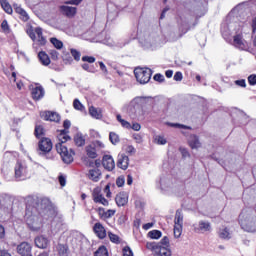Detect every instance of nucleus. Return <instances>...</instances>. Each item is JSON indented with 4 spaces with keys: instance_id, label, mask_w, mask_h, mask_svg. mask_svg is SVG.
<instances>
[{
    "instance_id": "obj_55",
    "label": "nucleus",
    "mask_w": 256,
    "mask_h": 256,
    "mask_svg": "<svg viewBox=\"0 0 256 256\" xmlns=\"http://www.w3.org/2000/svg\"><path fill=\"white\" fill-rule=\"evenodd\" d=\"M174 81H183V73L181 72H176L174 74Z\"/></svg>"
},
{
    "instance_id": "obj_60",
    "label": "nucleus",
    "mask_w": 256,
    "mask_h": 256,
    "mask_svg": "<svg viewBox=\"0 0 256 256\" xmlns=\"http://www.w3.org/2000/svg\"><path fill=\"white\" fill-rule=\"evenodd\" d=\"M107 211L104 210V208H98V215L101 219H105V213Z\"/></svg>"
},
{
    "instance_id": "obj_43",
    "label": "nucleus",
    "mask_w": 256,
    "mask_h": 256,
    "mask_svg": "<svg viewBox=\"0 0 256 256\" xmlns=\"http://www.w3.org/2000/svg\"><path fill=\"white\" fill-rule=\"evenodd\" d=\"M1 29L4 31V33H9L10 28H9V23L7 22V20H4L1 23Z\"/></svg>"
},
{
    "instance_id": "obj_23",
    "label": "nucleus",
    "mask_w": 256,
    "mask_h": 256,
    "mask_svg": "<svg viewBox=\"0 0 256 256\" xmlns=\"http://www.w3.org/2000/svg\"><path fill=\"white\" fill-rule=\"evenodd\" d=\"M196 230L201 231V233H207V231H211V223L201 220Z\"/></svg>"
},
{
    "instance_id": "obj_29",
    "label": "nucleus",
    "mask_w": 256,
    "mask_h": 256,
    "mask_svg": "<svg viewBox=\"0 0 256 256\" xmlns=\"http://www.w3.org/2000/svg\"><path fill=\"white\" fill-rule=\"evenodd\" d=\"M218 235L220 239H231V233H229V229L227 228L220 229Z\"/></svg>"
},
{
    "instance_id": "obj_44",
    "label": "nucleus",
    "mask_w": 256,
    "mask_h": 256,
    "mask_svg": "<svg viewBox=\"0 0 256 256\" xmlns=\"http://www.w3.org/2000/svg\"><path fill=\"white\" fill-rule=\"evenodd\" d=\"M159 243L162 247H169V238L167 236H164L162 238V240L160 242H156Z\"/></svg>"
},
{
    "instance_id": "obj_13",
    "label": "nucleus",
    "mask_w": 256,
    "mask_h": 256,
    "mask_svg": "<svg viewBox=\"0 0 256 256\" xmlns=\"http://www.w3.org/2000/svg\"><path fill=\"white\" fill-rule=\"evenodd\" d=\"M117 167H119V169H123V171H126V169L129 167V156L125 154H119Z\"/></svg>"
},
{
    "instance_id": "obj_19",
    "label": "nucleus",
    "mask_w": 256,
    "mask_h": 256,
    "mask_svg": "<svg viewBox=\"0 0 256 256\" xmlns=\"http://www.w3.org/2000/svg\"><path fill=\"white\" fill-rule=\"evenodd\" d=\"M234 46H236L238 49L245 50L247 49V45L245 40L243 39V35L237 34L234 36Z\"/></svg>"
},
{
    "instance_id": "obj_38",
    "label": "nucleus",
    "mask_w": 256,
    "mask_h": 256,
    "mask_svg": "<svg viewBox=\"0 0 256 256\" xmlns=\"http://www.w3.org/2000/svg\"><path fill=\"white\" fill-rule=\"evenodd\" d=\"M181 233H183V226L174 225V237H175V239H179V237H181Z\"/></svg>"
},
{
    "instance_id": "obj_58",
    "label": "nucleus",
    "mask_w": 256,
    "mask_h": 256,
    "mask_svg": "<svg viewBox=\"0 0 256 256\" xmlns=\"http://www.w3.org/2000/svg\"><path fill=\"white\" fill-rule=\"evenodd\" d=\"M104 193H106V197H111V186L109 184L105 186Z\"/></svg>"
},
{
    "instance_id": "obj_5",
    "label": "nucleus",
    "mask_w": 256,
    "mask_h": 256,
    "mask_svg": "<svg viewBox=\"0 0 256 256\" xmlns=\"http://www.w3.org/2000/svg\"><path fill=\"white\" fill-rule=\"evenodd\" d=\"M134 75L136 77V80L141 85H145L146 83H149L151 81V75H153V72L149 68H135Z\"/></svg>"
},
{
    "instance_id": "obj_25",
    "label": "nucleus",
    "mask_w": 256,
    "mask_h": 256,
    "mask_svg": "<svg viewBox=\"0 0 256 256\" xmlns=\"http://www.w3.org/2000/svg\"><path fill=\"white\" fill-rule=\"evenodd\" d=\"M35 33H36L37 41H38L39 45H45L47 43V39H45V37H43V29L37 27V28H35Z\"/></svg>"
},
{
    "instance_id": "obj_48",
    "label": "nucleus",
    "mask_w": 256,
    "mask_h": 256,
    "mask_svg": "<svg viewBox=\"0 0 256 256\" xmlns=\"http://www.w3.org/2000/svg\"><path fill=\"white\" fill-rule=\"evenodd\" d=\"M64 3L65 5H81V3H83V0H68Z\"/></svg>"
},
{
    "instance_id": "obj_61",
    "label": "nucleus",
    "mask_w": 256,
    "mask_h": 256,
    "mask_svg": "<svg viewBox=\"0 0 256 256\" xmlns=\"http://www.w3.org/2000/svg\"><path fill=\"white\" fill-rule=\"evenodd\" d=\"M126 153H128L129 155H135V147L133 146H128L126 148Z\"/></svg>"
},
{
    "instance_id": "obj_46",
    "label": "nucleus",
    "mask_w": 256,
    "mask_h": 256,
    "mask_svg": "<svg viewBox=\"0 0 256 256\" xmlns=\"http://www.w3.org/2000/svg\"><path fill=\"white\" fill-rule=\"evenodd\" d=\"M123 256H133V251L129 246L123 248Z\"/></svg>"
},
{
    "instance_id": "obj_36",
    "label": "nucleus",
    "mask_w": 256,
    "mask_h": 256,
    "mask_svg": "<svg viewBox=\"0 0 256 256\" xmlns=\"http://www.w3.org/2000/svg\"><path fill=\"white\" fill-rule=\"evenodd\" d=\"M109 139L112 145H117V143H119V135H117L115 132H110Z\"/></svg>"
},
{
    "instance_id": "obj_54",
    "label": "nucleus",
    "mask_w": 256,
    "mask_h": 256,
    "mask_svg": "<svg viewBox=\"0 0 256 256\" xmlns=\"http://www.w3.org/2000/svg\"><path fill=\"white\" fill-rule=\"evenodd\" d=\"M50 55L54 61H57V59H59V52H57V50H51Z\"/></svg>"
},
{
    "instance_id": "obj_15",
    "label": "nucleus",
    "mask_w": 256,
    "mask_h": 256,
    "mask_svg": "<svg viewBox=\"0 0 256 256\" xmlns=\"http://www.w3.org/2000/svg\"><path fill=\"white\" fill-rule=\"evenodd\" d=\"M93 229L99 239H105V237H107V231L105 230V227H103L102 223H96Z\"/></svg>"
},
{
    "instance_id": "obj_31",
    "label": "nucleus",
    "mask_w": 256,
    "mask_h": 256,
    "mask_svg": "<svg viewBox=\"0 0 256 256\" xmlns=\"http://www.w3.org/2000/svg\"><path fill=\"white\" fill-rule=\"evenodd\" d=\"M0 5L5 13H8V15H11V13H13V8L11 7V4H9V2H1Z\"/></svg>"
},
{
    "instance_id": "obj_7",
    "label": "nucleus",
    "mask_w": 256,
    "mask_h": 256,
    "mask_svg": "<svg viewBox=\"0 0 256 256\" xmlns=\"http://www.w3.org/2000/svg\"><path fill=\"white\" fill-rule=\"evenodd\" d=\"M38 149L43 153H49L53 149V142L47 137H42L38 142Z\"/></svg>"
},
{
    "instance_id": "obj_49",
    "label": "nucleus",
    "mask_w": 256,
    "mask_h": 256,
    "mask_svg": "<svg viewBox=\"0 0 256 256\" xmlns=\"http://www.w3.org/2000/svg\"><path fill=\"white\" fill-rule=\"evenodd\" d=\"M82 61L86 63H95V57L93 56H83Z\"/></svg>"
},
{
    "instance_id": "obj_3",
    "label": "nucleus",
    "mask_w": 256,
    "mask_h": 256,
    "mask_svg": "<svg viewBox=\"0 0 256 256\" xmlns=\"http://www.w3.org/2000/svg\"><path fill=\"white\" fill-rule=\"evenodd\" d=\"M239 224L246 233H256V212L247 214L242 212L239 216Z\"/></svg>"
},
{
    "instance_id": "obj_33",
    "label": "nucleus",
    "mask_w": 256,
    "mask_h": 256,
    "mask_svg": "<svg viewBox=\"0 0 256 256\" xmlns=\"http://www.w3.org/2000/svg\"><path fill=\"white\" fill-rule=\"evenodd\" d=\"M94 256H109V252H107V248L105 246H101L95 252Z\"/></svg>"
},
{
    "instance_id": "obj_12",
    "label": "nucleus",
    "mask_w": 256,
    "mask_h": 256,
    "mask_svg": "<svg viewBox=\"0 0 256 256\" xmlns=\"http://www.w3.org/2000/svg\"><path fill=\"white\" fill-rule=\"evenodd\" d=\"M102 165L107 171H113L115 169V160L111 155H105L102 159Z\"/></svg>"
},
{
    "instance_id": "obj_59",
    "label": "nucleus",
    "mask_w": 256,
    "mask_h": 256,
    "mask_svg": "<svg viewBox=\"0 0 256 256\" xmlns=\"http://www.w3.org/2000/svg\"><path fill=\"white\" fill-rule=\"evenodd\" d=\"M121 125L122 127H124L125 129H131V123L127 122L125 119L121 120Z\"/></svg>"
},
{
    "instance_id": "obj_18",
    "label": "nucleus",
    "mask_w": 256,
    "mask_h": 256,
    "mask_svg": "<svg viewBox=\"0 0 256 256\" xmlns=\"http://www.w3.org/2000/svg\"><path fill=\"white\" fill-rule=\"evenodd\" d=\"M60 11L63 13V15H66V17H75L77 14V7H71V6H60Z\"/></svg>"
},
{
    "instance_id": "obj_64",
    "label": "nucleus",
    "mask_w": 256,
    "mask_h": 256,
    "mask_svg": "<svg viewBox=\"0 0 256 256\" xmlns=\"http://www.w3.org/2000/svg\"><path fill=\"white\" fill-rule=\"evenodd\" d=\"M131 129H133V131H141V124H139V123H134V124L131 126Z\"/></svg>"
},
{
    "instance_id": "obj_39",
    "label": "nucleus",
    "mask_w": 256,
    "mask_h": 256,
    "mask_svg": "<svg viewBox=\"0 0 256 256\" xmlns=\"http://www.w3.org/2000/svg\"><path fill=\"white\" fill-rule=\"evenodd\" d=\"M73 107L77 111H83V109H85V106H83V104L81 103V101H79V99L74 100Z\"/></svg>"
},
{
    "instance_id": "obj_42",
    "label": "nucleus",
    "mask_w": 256,
    "mask_h": 256,
    "mask_svg": "<svg viewBox=\"0 0 256 256\" xmlns=\"http://www.w3.org/2000/svg\"><path fill=\"white\" fill-rule=\"evenodd\" d=\"M168 125L170 127H175L176 129H191V127L179 123H168Z\"/></svg>"
},
{
    "instance_id": "obj_17",
    "label": "nucleus",
    "mask_w": 256,
    "mask_h": 256,
    "mask_svg": "<svg viewBox=\"0 0 256 256\" xmlns=\"http://www.w3.org/2000/svg\"><path fill=\"white\" fill-rule=\"evenodd\" d=\"M27 173V168H25V166H23L21 163H17L15 166V177L16 179H25L23 177H25V174Z\"/></svg>"
},
{
    "instance_id": "obj_20",
    "label": "nucleus",
    "mask_w": 256,
    "mask_h": 256,
    "mask_svg": "<svg viewBox=\"0 0 256 256\" xmlns=\"http://www.w3.org/2000/svg\"><path fill=\"white\" fill-rule=\"evenodd\" d=\"M35 245L39 249H47V247L49 245V240L47 238H45L44 236H38L35 239Z\"/></svg>"
},
{
    "instance_id": "obj_22",
    "label": "nucleus",
    "mask_w": 256,
    "mask_h": 256,
    "mask_svg": "<svg viewBox=\"0 0 256 256\" xmlns=\"http://www.w3.org/2000/svg\"><path fill=\"white\" fill-rule=\"evenodd\" d=\"M188 143L191 149H199L201 147V142L199 141V137H197V135H191L188 139Z\"/></svg>"
},
{
    "instance_id": "obj_16",
    "label": "nucleus",
    "mask_w": 256,
    "mask_h": 256,
    "mask_svg": "<svg viewBox=\"0 0 256 256\" xmlns=\"http://www.w3.org/2000/svg\"><path fill=\"white\" fill-rule=\"evenodd\" d=\"M115 201L118 207H125V204L129 202V196L125 192H120L116 195Z\"/></svg>"
},
{
    "instance_id": "obj_56",
    "label": "nucleus",
    "mask_w": 256,
    "mask_h": 256,
    "mask_svg": "<svg viewBox=\"0 0 256 256\" xmlns=\"http://www.w3.org/2000/svg\"><path fill=\"white\" fill-rule=\"evenodd\" d=\"M115 215V210H107L104 219H111Z\"/></svg>"
},
{
    "instance_id": "obj_53",
    "label": "nucleus",
    "mask_w": 256,
    "mask_h": 256,
    "mask_svg": "<svg viewBox=\"0 0 256 256\" xmlns=\"http://www.w3.org/2000/svg\"><path fill=\"white\" fill-rule=\"evenodd\" d=\"M58 181H59L61 187H65V185H67V180H66L65 176H63V175L58 177Z\"/></svg>"
},
{
    "instance_id": "obj_34",
    "label": "nucleus",
    "mask_w": 256,
    "mask_h": 256,
    "mask_svg": "<svg viewBox=\"0 0 256 256\" xmlns=\"http://www.w3.org/2000/svg\"><path fill=\"white\" fill-rule=\"evenodd\" d=\"M161 231L159 230H152L148 233V237H150V239H161Z\"/></svg>"
},
{
    "instance_id": "obj_63",
    "label": "nucleus",
    "mask_w": 256,
    "mask_h": 256,
    "mask_svg": "<svg viewBox=\"0 0 256 256\" xmlns=\"http://www.w3.org/2000/svg\"><path fill=\"white\" fill-rule=\"evenodd\" d=\"M0 239H5V227L0 224Z\"/></svg>"
},
{
    "instance_id": "obj_6",
    "label": "nucleus",
    "mask_w": 256,
    "mask_h": 256,
    "mask_svg": "<svg viewBox=\"0 0 256 256\" xmlns=\"http://www.w3.org/2000/svg\"><path fill=\"white\" fill-rule=\"evenodd\" d=\"M146 247L153 251L155 256H171V250L157 242H147Z\"/></svg>"
},
{
    "instance_id": "obj_24",
    "label": "nucleus",
    "mask_w": 256,
    "mask_h": 256,
    "mask_svg": "<svg viewBox=\"0 0 256 256\" xmlns=\"http://www.w3.org/2000/svg\"><path fill=\"white\" fill-rule=\"evenodd\" d=\"M86 153L90 159H97V149L95 148V144L88 145L86 147Z\"/></svg>"
},
{
    "instance_id": "obj_9",
    "label": "nucleus",
    "mask_w": 256,
    "mask_h": 256,
    "mask_svg": "<svg viewBox=\"0 0 256 256\" xmlns=\"http://www.w3.org/2000/svg\"><path fill=\"white\" fill-rule=\"evenodd\" d=\"M92 195L94 203H100L101 205H104V207L109 205V201L103 197L99 188H95Z\"/></svg>"
},
{
    "instance_id": "obj_50",
    "label": "nucleus",
    "mask_w": 256,
    "mask_h": 256,
    "mask_svg": "<svg viewBox=\"0 0 256 256\" xmlns=\"http://www.w3.org/2000/svg\"><path fill=\"white\" fill-rule=\"evenodd\" d=\"M235 85H237L238 87H247V82L245 81V79H241V80H236Z\"/></svg>"
},
{
    "instance_id": "obj_10",
    "label": "nucleus",
    "mask_w": 256,
    "mask_h": 256,
    "mask_svg": "<svg viewBox=\"0 0 256 256\" xmlns=\"http://www.w3.org/2000/svg\"><path fill=\"white\" fill-rule=\"evenodd\" d=\"M31 244L28 242H22L20 245L17 246V251L21 256H33L31 253Z\"/></svg>"
},
{
    "instance_id": "obj_37",
    "label": "nucleus",
    "mask_w": 256,
    "mask_h": 256,
    "mask_svg": "<svg viewBox=\"0 0 256 256\" xmlns=\"http://www.w3.org/2000/svg\"><path fill=\"white\" fill-rule=\"evenodd\" d=\"M108 237L112 243H116V245H119L121 243V239L117 236V234H113L112 232L108 233Z\"/></svg>"
},
{
    "instance_id": "obj_21",
    "label": "nucleus",
    "mask_w": 256,
    "mask_h": 256,
    "mask_svg": "<svg viewBox=\"0 0 256 256\" xmlns=\"http://www.w3.org/2000/svg\"><path fill=\"white\" fill-rule=\"evenodd\" d=\"M89 115H91L93 119H102L103 111L101 110V108H96L95 106H91L89 108Z\"/></svg>"
},
{
    "instance_id": "obj_2",
    "label": "nucleus",
    "mask_w": 256,
    "mask_h": 256,
    "mask_svg": "<svg viewBox=\"0 0 256 256\" xmlns=\"http://www.w3.org/2000/svg\"><path fill=\"white\" fill-rule=\"evenodd\" d=\"M64 130H61L60 133L57 136V142H56V151L59 153L60 157L62 158L63 163H66V165H69L73 163V157L75 155V152L72 149H67V146H65V143L71 140V137L67 135L69 133V129L71 127V121L65 120L63 123Z\"/></svg>"
},
{
    "instance_id": "obj_62",
    "label": "nucleus",
    "mask_w": 256,
    "mask_h": 256,
    "mask_svg": "<svg viewBox=\"0 0 256 256\" xmlns=\"http://www.w3.org/2000/svg\"><path fill=\"white\" fill-rule=\"evenodd\" d=\"M28 35L30 39H32V41H35V39H37V33H35V31L33 30L28 31Z\"/></svg>"
},
{
    "instance_id": "obj_4",
    "label": "nucleus",
    "mask_w": 256,
    "mask_h": 256,
    "mask_svg": "<svg viewBox=\"0 0 256 256\" xmlns=\"http://www.w3.org/2000/svg\"><path fill=\"white\" fill-rule=\"evenodd\" d=\"M145 103H147L146 97L137 96L129 104L125 105L124 109L130 117H137V111H139L141 105Z\"/></svg>"
},
{
    "instance_id": "obj_28",
    "label": "nucleus",
    "mask_w": 256,
    "mask_h": 256,
    "mask_svg": "<svg viewBox=\"0 0 256 256\" xmlns=\"http://www.w3.org/2000/svg\"><path fill=\"white\" fill-rule=\"evenodd\" d=\"M174 223L178 227H183V212L181 210L176 211Z\"/></svg>"
},
{
    "instance_id": "obj_14",
    "label": "nucleus",
    "mask_w": 256,
    "mask_h": 256,
    "mask_svg": "<svg viewBox=\"0 0 256 256\" xmlns=\"http://www.w3.org/2000/svg\"><path fill=\"white\" fill-rule=\"evenodd\" d=\"M31 95L34 101H39L45 97V89L42 86H36L32 89Z\"/></svg>"
},
{
    "instance_id": "obj_52",
    "label": "nucleus",
    "mask_w": 256,
    "mask_h": 256,
    "mask_svg": "<svg viewBox=\"0 0 256 256\" xmlns=\"http://www.w3.org/2000/svg\"><path fill=\"white\" fill-rule=\"evenodd\" d=\"M154 81H158L159 83H163V81H165V76H163L162 74H156L154 76Z\"/></svg>"
},
{
    "instance_id": "obj_1",
    "label": "nucleus",
    "mask_w": 256,
    "mask_h": 256,
    "mask_svg": "<svg viewBox=\"0 0 256 256\" xmlns=\"http://www.w3.org/2000/svg\"><path fill=\"white\" fill-rule=\"evenodd\" d=\"M36 209L39 211L41 216H37L31 212V207H26V223L31 231H39L41 227H43V218L46 221H53L55 217H57V211L51 204V200L49 198H40L36 202Z\"/></svg>"
},
{
    "instance_id": "obj_27",
    "label": "nucleus",
    "mask_w": 256,
    "mask_h": 256,
    "mask_svg": "<svg viewBox=\"0 0 256 256\" xmlns=\"http://www.w3.org/2000/svg\"><path fill=\"white\" fill-rule=\"evenodd\" d=\"M40 63H42V65H50L51 64V59L49 58V55H47V53L45 52H39L38 54Z\"/></svg>"
},
{
    "instance_id": "obj_57",
    "label": "nucleus",
    "mask_w": 256,
    "mask_h": 256,
    "mask_svg": "<svg viewBox=\"0 0 256 256\" xmlns=\"http://www.w3.org/2000/svg\"><path fill=\"white\" fill-rule=\"evenodd\" d=\"M63 59L66 65H71V63H73V58L71 56L64 55Z\"/></svg>"
},
{
    "instance_id": "obj_41",
    "label": "nucleus",
    "mask_w": 256,
    "mask_h": 256,
    "mask_svg": "<svg viewBox=\"0 0 256 256\" xmlns=\"http://www.w3.org/2000/svg\"><path fill=\"white\" fill-rule=\"evenodd\" d=\"M155 142L157 143V145H166L167 139H165V137L163 136H156Z\"/></svg>"
},
{
    "instance_id": "obj_51",
    "label": "nucleus",
    "mask_w": 256,
    "mask_h": 256,
    "mask_svg": "<svg viewBox=\"0 0 256 256\" xmlns=\"http://www.w3.org/2000/svg\"><path fill=\"white\" fill-rule=\"evenodd\" d=\"M248 83L249 85H256V74H251L248 77Z\"/></svg>"
},
{
    "instance_id": "obj_45",
    "label": "nucleus",
    "mask_w": 256,
    "mask_h": 256,
    "mask_svg": "<svg viewBox=\"0 0 256 256\" xmlns=\"http://www.w3.org/2000/svg\"><path fill=\"white\" fill-rule=\"evenodd\" d=\"M82 69H84V71H87L88 73H95L93 67H91V65L87 63L82 64Z\"/></svg>"
},
{
    "instance_id": "obj_26",
    "label": "nucleus",
    "mask_w": 256,
    "mask_h": 256,
    "mask_svg": "<svg viewBox=\"0 0 256 256\" xmlns=\"http://www.w3.org/2000/svg\"><path fill=\"white\" fill-rule=\"evenodd\" d=\"M15 11L20 15V19H22V21H27L29 19V14H27V11H25L21 6L16 5Z\"/></svg>"
},
{
    "instance_id": "obj_32",
    "label": "nucleus",
    "mask_w": 256,
    "mask_h": 256,
    "mask_svg": "<svg viewBox=\"0 0 256 256\" xmlns=\"http://www.w3.org/2000/svg\"><path fill=\"white\" fill-rule=\"evenodd\" d=\"M50 43L54 45L55 49H58V50L63 49V42L57 38H51Z\"/></svg>"
},
{
    "instance_id": "obj_35",
    "label": "nucleus",
    "mask_w": 256,
    "mask_h": 256,
    "mask_svg": "<svg viewBox=\"0 0 256 256\" xmlns=\"http://www.w3.org/2000/svg\"><path fill=\"white\" fill-rule=\"evenodd\" d=\"M34 134L37 139L43 137V135H45V130L43 129V126H36Z\"/></svg>"
},
{
    "instance_id": "obj_11",
    "label": "nucleus",
    "mask_w": 256,
    "mask_h": 256,
    "mask_svg": "<svg viewBox=\"0 0 256 256\" xmlns=\"http://www.w3.org/2000/svg\"><path fill=\"white\" fill-rule=\"evenodd\" d=\"M87 177L88 179H90V181L98 183V181H101V177H103V174L101 173V170L99 168H92L88 171Z\"/></svg>"
},
{
    "instance_id": "obj_40",
    "label": "nucleus",
    "mask_w": 256,
    "mask_h": 256,
    "mask_svg": "<svg viewBox=\"0 0 256 256\" xmlns=\"http://www.w3.org/2000/svg\"><path fill=\"white\" fill-rule=\"evenodd\" d=\"M70 53L75 61H81V52L77 51L76 49H71Z\"/></svg>"
},
{
    "instance_id": "obj_8",
    "label": "nucleus",
    "mask_w": 256,
    "mask_h": 256,
    "mask_svg": "<svg viewBox=\"0 0 256 256\" xmlns=\"http://www.w3.org/2000/svg\"><path fill=\"white\" fill-rule=\"evenodd\" d=\"M40 117L44 119V121H52L54 123H59L61 121V115L57 112L53 111H45L40 113Z\"/></svg>"
},
{
    "instance_id": "obj_30",
    "label": "nucleus",
    "mask_w": 256,
    "mask_h": 256,
    "mask_svg": "<svg viewBox=\"0 0 256 256\" xmlns=\"http://www.w3.org/2000/svg\"><path fill=\"white\" fill-rule=\"evenodd\" d=\"M74 143L77 145V147H83V145H85V138H83L81 134H77L74 137Z\"/></svg>"
},
{
    "instance_id": "obj_47",
    "label": "nucleus",
    "mask_w": 256,
    "mask_h": 256,
    "mask_svg": "<svg viewBox=\"0 0 256 256\" xmlns=\"http://www.w3.org/2000/svg\"><path fill=\"white\" fill-rule=\"evenodd\" d=\"M117 187H123L125 185V177L120 176L116 180Z\"/></svg>"
}]
</instances>
